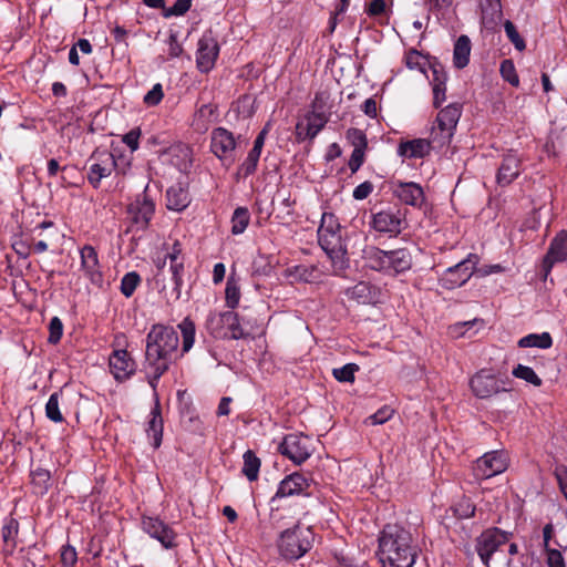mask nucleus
Segmentation results:
<instances>
[{"instance_id":"nucleus-57","label":"nucleus","mask_w":567,"mask_h":567,"mask_svg":"<svg viewBox=\"0 0 567 567\" xmlns=\"http://www.w3.org/2000/svg\"><path fill=\"white\" fill-rule=\"evenodd\" d=\"M365 157V150H353L348 162L351 173H355L362 166Z\"/></svg>"},{"instance_id":"nucleus-36","label":"nucleus","mask_w":567,"mask_h":567,"mask_svg":"<svg viewBox=\"0 0 567 567\" xmlns=\"http://www.w3.org/2000/svg\"><path fill=\"white\" fill-rule=\"evenodd\" d=\"M244 465L241 468L243 474L248 478V481L252 482L258 478L259 470H260V460L256 456V454L248 450L243 455Z\"/></svg>"},{"instance_id":"nucleus-44","label":"nucleus","mask_w":567,"mask_h":567,"mask_svg":"<svg viewBox=\"0 0 567 567\" xmlns=\"http://www.w3.org/2000/svg\"><path fill=\"white\" fill-rule=\"evenodd\" d=\"M225 295L227 306L231 309L236 308L240 300V289L238 282L234 278H228Z\"/></svg>"},{"instance_id":"nucleus-20","label":"nucleus","mask_w":567,"mask_h":567,"mask_svg":"<svg viewBox=\"0 0 567 567\" xmlns=\"http://www.w3.org/2000/svg\"><path fill=\"white\" fill-rule=\"evenodd\" d=\"M328 117L323 113L310 112L296 125L298 141L313 140L326 126Z\"/></svg>"},{"instance_id":"nucleus-54","label":"nucleus","mask_w":567,"mask_h":567,"mask_svg":"<svg viewBox=\"0 0 567 567\" xmlns=\"http://www.w3.org/2000/svg\"><path fill=\"white\" fill-rule=\"evenodd\" d=\"M393 413L394 411L390 406H382L367 419V423L371 425L383 424L393 416Z\"/></svg>"},{"instance_id":"nucleus-30","label":"nucleus","mask_w":567,"mask_h":567,"mask_svg":"<svg viewBox=\"0 0 567 567\" xmlns=\"http://www.w3.org/2000/svg\"><path fill=\"white\" fill-rule=\"evenodd\" d=\"M147 437L154 449L161 446L163 437V419L159 411V403L156 402L155 406L150 413V420L146 427Z\"/></svg>"},{"instance_id":"nucleus-9","label":"nucleus","mask_w":567,"mask_h":567,"mask_svg":"<svg viewBox=\"0 0 567 567\" xmlns=\"http://www.w3.org/2000/svg\"><path fill=\"white\" fill-rule=\"evenodd\" d=\"M509 458L504 451H492L476 460L474 475L478 480H487L507 470Z\"/></svg>"},{"instance_id":"nucleus-15","label":"nucleus","mask_w":567,"mask_h":567,"mask_svg":"<svg viewBox=\"0 0 567 567\" xmlns=\"http://www.w3.org/2000/svg\"><path fill=\"white\" fill-rule=\"evenodd\" d=\"M142 528L150 537L159 542L164 548L169 549L176 546L175 532L157 517H143Z\"/></svg>"},{"instance_id":"nucleus-14","label":"nucleus","mask_w":567,"mask_h":567,"mask_svg":"<svg viewBox=\"0 0 567 567\" xmlns=\"http://www.w3.org/2000/svg\"><path fill=\"white\" fill-rule=\"evenodd\" d=\"M405 219L400 210H381L372 216L371 227L378 233L398 235L402 231Z\"/></svg>"},{"instance_id":"nucleus-62","label":"nucleus","mask_w":567,"mask_h":567,"mask_svg":"<svg viewBox=\"0 0 567 567\" xmlns=\"http://www.w3.org/2000/svg\"><path fill=\"white\" fill-rule=\"evenodd\" d=\"M385 1L384 0H372L369 4L367 13L369 16H380L385 11Z\"/></svg>"},{"instance_id":"nucleus-63","label":"nucleus","mask_w":567,"mask_h":567,"mask_svg":"<svg viewBox=\"0 0 567 567\" xmlns=\"http://www.w3.org/2000/svg\"><path fill=\"white\" fill-rule=\"evenodd\" d=\"M362 111L370 117L377 116V102L373 99H367L362 105Z\"/></svg>"},{"instance_id":"nucleus-6","label":"nucleus","mask_w":567,"mask_h":567,"mask_svg":"<svg viewBox=\"0 0 567 567\" xmlns=\"http://www.w3.org/2000/svg\"><path fill=\"white\" fill-rule=\"evenodd\" d=\"M473 395L485 400L502 392H507V382L499 378L492 369H481L471 377L468 382Z\"/></svg>"},{"instance_id":"nucleus-24","label":"nucleus","mask_w":567,"mask_h":567,"mask_svg":"<svg viewBox=\"0 0 567 567\" xmlns=\"http://www.w3.org/2000/svg\"><path fill=\"white\" fill-rule=\"evenodd\" d=\"M81 267L85 276L93 284H100L102 281V271L99 261V256L94 247L86 245L80 250Z\"/></svg>"},{"instance_id":"nucleus-5","label":"nucleus","mask_w":567,"mask_h":567,"mask_svg":"<svg viewBox=\"0 0 567 567\" xmlns=\"http://www.w3.org/2000/svg\"><path fill=\"white\" fill-rule=\"evenodd\" d=\"M313 533L310 527L296 525L281 533L278 548L287 559L302 557L312 546Z\"/></svg>"},{"instance_id":"nucleus-64","label":"nucleus","mask_w":567,"mask_h":567,"mask_svg":"<svg viewBox=\"0 0 567 567\" xmlns=\"http://www.w3.org/2000/svg\"><path fill=\"white\" fill-rule=\"evenodd\" d=\"M226 274L225 265L221 262H218L214 266L213 270V280L215 284H219L224 280Z\"/></svg>"},{"instance_id":"nucleus-38","label":"nucleus","mask_w":567,"mask_h":567,"mask_svg":"<svg viewBox=\"0 0 567 567\" xmlns=\"http://www.w3.org/2000/svg\"><path fill=\"white\" fill-rule=\"evenodd\" d=\"M250 221V214L246 207H237L231 216V234L240 235L248 227Z\"/></svg>"},{"instance_id":"nucleus-26","label":"nucleus","mask_w":567,"mask_h":567,"mask_svg":"<svg viewBox=\"0 0 567 567\" xmlns=\"http://www.w3.org/2000/svg\"><path fill=\"white\" fill-rule=\"evenodd\" d=\"M411 267L412 257L409 250L401 248L388 251V262L384 274L396 276L410 270Z\"/></svg>"},{"instance_id":"nucleus-58","label":"nucleus","mask_w":567,"mask_h":567,"mask_svg":"<svg viewBox=\"0 0 567 567\" xmlns=\"http://www.w3.org/2000/svg\"><path fill=\"white\" fill-rule=\"evenodd\" d=\"M167 52L169 58H178L183 53V47L178 42V38L176 33H171L167 40Z\"/></svg>"},{"instance_id":"nucleus-29","label":"nucleus","mask_w":567,"mask_h":567,"mask_svg":"<svg viewBox=\"0 0 567 567\" xmlns=\"http://www.w3.org/2000/svg\"><path fill=\"white\" fill-rule=\"evenodd\" d=\"M166 207L174 212L184 210L190 203L188 190L182 184L171 186L166 192Z\"/></svg>"},{"instance_id":"nucleus-45","label":"nucleus","mask_w":567,"mask_h":567,"mask_svg":"<svg viewBox=\"0 0 567 567\" xmlns=\"http://www.w3.org/2000/svg\"><path fill=\"white\" fill-rule=\"evenodd\" d=\"M404 63L410 70H417L423 72L426 60L417 50L411 49L405 53Z\"/></svg>"},{"instance_id":"nucleus-27","label":"nucleus","mask_w":567,"mask_h":567,"mask_svg":"<svg viewBox=\"0 0 567 567\" xmlns=\"http://www.w3.org/2000/svg\"><path fill=\"white\" fill-rule=\"evenodd\" d=\"M431 142L425 138H414L401 142L398 146V155L404 158H423L431 152Z\"/></svg>"},{"instance_id":"nucleus-22","label":"nucleus","mask_w":567,"mask_h":567,"mask_svg":"<svg viewBox=\"0 0 567 567\" xmlns=\"http://www.w3.org/2000/svg\"><path fill=\"white\" fill-rule=\"evenodd\" d=\"M522 173V159L515 152L504 155L498 168L496 181L498 185L507 186L513 183Z\"/></svg>"},{"instance_id":"nucleus-43","label":"nucleus","mask_w":567,"mask_h":567,"mask_svg":"<svg viewBox=\"0 0 567 567\" xmlns=\"http://www.w3.org/2000/svg\"><path fill=\"white\" fill-rule=\"evenodd\" d=\"M260 155H261L260 152L250 150L246 159L239 166L238 174L243 175L244 177H247V176L254 174L257 169V165H258Z\"/></svg>"},{"instance_id":"nucleus-2","label":"nucleus","mask_w":567,"mask_h":567,"mask_svg":"<svg viewBox=\"0 0 567 567\" xmlns=\"http://www.w3.org/2000/svg\"><path fill=\"white\" fill-rule=\"evenodd\" d=\"M377 557L382 567H413L417 557V546L408 529L388 524L378 537Z\"/></svg>"},{"instance_id":"nucleus-18","label":"nucleus","mask_w":567,"mask_h":567,"mask_svg":"<svg viewBox=\"0 0 567 567\" xmlns=\"http://www.w3.org/2000/svg\"><path fill=\"white\" fill-rule=\"evenodd\" d=\"M110 371L116 381L130 379L136 369L135 361L126 350H115L110 357Z\"/></svg>"},{"instance_id":"nucleus-10","label":"nucleus","mask_w":567,"mask_h":567,"mask_svg":"<svg viewBox=\"0 0 567 567\" xmlns=\"http://www.w3.org/2000/svg\"><path fill=\"white\" fill-rule=\"evenodd\" d=\"M279 450L295 464H301L310 457L313 449L310 437L293 433L285 436Z\"/></svg>"},{"instance_id":"nucleus-23","label":"nucleus","mask_w":567,"mask_h":567,"mask_svg":"<svg viewBox=\"0 0 567 567\" xmlns=\"http://www.w3.org/2000/svg\"><path fill=\"white\" fill-rule=\"evenodd\" d=\"M462 114L461 105L453 103L441 110L437 114V125L443 140L450 141Z\"/></svg>"},{"instance_id":"nucleus-25","label":"nucleus","mask_w":567,"mask_h":567,"mask_svg":"<svg viewBox=\"0 0 567 567\" xmlns=\"http://www.w3.org/2000/svg\"><path fill=\"white\" fill-rule=\"evenodd\" d=\"M308 487L309 481L302 474L292 473L280 482L272 499L300 495L305 493Z\"/></svg>"},{"instance_id":"nucleus-32","label":"nucleus","mask_w":567,"mask_h":567,"mask_svg":"<svg viewBox=\"0 0 567 567\" xmlns=\"http://www.w3.org/2000/svg\"><path fill=\"white\" fill-rule=\"evenodd\" d=\"M3 550L7 555H12L17 548V538L19 534V522L14 517H8L2 526Z\"/></svg>"},{"instance_id":"nucleus-1","label":"nucleus","mask_w":567,"mask_h":567,"mask_svg":"<svg viewBox=\"0 0 567 567\" xmlns=\"http://www.w3.org/2000/svg\"><path fill=\"white\" fill-rule=\"evenodd\" d=\"M179 338L173 327L154 324L146 337V370L148 383L155 389L159 378L168 370L177 352Z\"/></svg>"},{"instance_id":"nucleus-37","label":"nucleus","mask_w":567,"mask_h":567,"mask_svg":"<svg viewBox=\"0 0 567 567\" xmlns=\"http://www.w3.org/2000/svg\"><path fill=\"white\" fill-rule=\"evenodd\" d=\"M61 399L62 391H55L50 395L45 404V416L54 423H62L64 421V417L60 411Z\"/></svg>"},{"instance_id":"nucleus-52","label":"nucleus","mask_w":567,"mask_h":567,"mask_svg":"<svg viewBox=\"0 0 567 567\" xmlns=\"http://www.w3.org/2000/svg\"><path fill=\"white\" fill-rule=\"evenodd\" d=\"M63 334V323L60 318L53 317L49 323V338L48 341L51 344H56Z\"/></svg>"},{"instance_id":"nucleus-21","label":"nucleus","mask_w":567,"mask_h":567,"mask_svg":"<svg viewBox=\"0 0 567 567\" xmlns=\"http://www.w3.org/2000/svg\"><path fill=\"white\" fill-rule=\"evenodd\" d=\"M567 259V231H560L551 240L549 249L543 260V270L545 277L549 275L553 266L556 262H561Z\"/></svg>"},{"instance_id":"nucleus-8","label":"nucleus","mask_w":567,"mask_h":567,"mask_svg":"<svg viewBox=\"0 0 567 567\" xmlns=\"http://www.w3.org/2000/svg\"><path fill=\"white\" fill-rule=\"evenodd\" d=\"M478 264L477 255L470 254L467 258L447 268L440 278L443 288L452 290L466 284L473 276Z\"/></svg>"},{"instance_id":"nucleus-34","label":"nucleus","mask_w":567,"mask_h":567,"mask_svg":"<svg viewBox=\"0 0 567 567\" xmlns=\"http://www.w3.org/2000/svg\"><path fill=\"white\" fill-rule=\"evenodd\" d=\"M519 348L549 349L553 346V338L549 332L530 333L518 340Z\"/></svg>"},{"instance_id":"nucleus-3","label":"nucleus","mask_w":567,"mask_h":567,"mask_svg":"<svg viewBox=\"0 0 567 567\" xmlns=\"http://www.w3.org/2000/svg\"><path fill=\"white\" fill-rule=\"evenodd\" d=\"M318 243L333 262L343 261L346 246L340 233V224L332 213H323L318 228Z\"/></svg>"},{"instance_id":"nucleus-13","label":"nucleus","mask_w":567,"mask_h":567,"mask_svg":"<svg viewBox=\"0 0 567 567\" xmlns=\"http://www.w3.org/2000/svg\"><path fill=\"white\" fill-rule=\"evenodd\" d=\"M219 54V45L212 34H204L198 41L196 64L200 72L208 73L215 66Z\"/></svg>"},{"instance_id":"nucleus-55","label":"nucleus","mask_w":567,"mask_h":567,"mask_svg":"<svg viewBox=\"0 0 567 567\" xmlns=\"http://www.w3.org/2000/svg\"><path fill=\"white\" fill-rule=\"evenodd\" d=\"M192 6V0H176L173 7L165 9L164 17H179L185 14Z\"/></svg>"},{"instance_id":"nucleus-33","label":"nucleus","mask_w":567,"mask_h":567,"mask_svg":"<svg viewBox=\"0 0 567 567\" xmlns=\"http://www.w3.org/2000/svg\"><path fill=\"white\" fill-rule=\"evenodd\" d=\"M363 254L364 259L371 269L385 272L388 251L372 246L364 249Z\"/></svg>"},{"instance_id":"nucleus-40","label":"nucleus","mask_w":567,"mask_h":567,"mask_svg":"<svg viewBox=\"0 0 567 567\" xmlns=\"http://www.w3.org/2000/svg\"><path fill=\"white\" fill-rule=\"evenodd\" d=\"M512 374L517 378L526 381L527 383H530L535 386L542 385V379L536 374V372L527 365L524 364H517L513 371Z\"/></svg>"},{"instance_id":"nucleus-50","label":"nucleus","mask_w":567,"mask_h":567,"mask_svg":"<svg viewBox=\"0 0 567 567\" xmlns=\"http://www.w3.org/2000/svg\"><path fill=\"white\" fill-rule=\"evenodd\" d=\"M453 512L458 518H470L475 513V506L468 498H462L453 506Z\"/></svg>"},{"instance_id":"nucleus-28","label":"nucleus","mask_w":567,"mask_h":567,"mask_svg":"<svg viewBox=\"0 0 567 567\" xmlns=\"http://www.w3.org/2000/svg\"><path fill=\"white\" fill-rule=\"evenodd\" d=\"M347 296L349 299H352L358 303H375L379 299V290L369 282L361 281L349 288L347 290Z\"/></svg>"},{"instance_id":"nucleus-51","label":"nucleus","mask_w":567,"mask_h":567,"mask_svg":"<svg viewBox=\"0 0 567 567\" xmlns=\"http://www.w3.org/2000/svg\"><path fill=\"white\" fill-rule=\"evenodd\" d=\"M183 270H184V265L182 261L171 262V271H172L173 281L175 284L174 292H175L176 299H178L181 297V289L183 286V278H182Z\"/></svg>"},{"instance_id":"nucleus-35","label":"nucleus","mask_w":567,"mask_h":567,"mask_svg":"<svg viewBox=\"0 0 567 567\" xmlns=\"http://www.w3.org/2000/svg\"><path fill=\"white\" fill-rule=\"evenodd\" d=\"M446 79V74L443 71L433 68L432 86L433 104L435 107H439L445 101Z\"/></svg>"},{"instance_id":"nucleus-19","label":"nucleus","mask_w":567,"mask_h":567,"mask_svg":"<svg viewBox=\"0 0 567 567\" xmlns=\"http://www.w3.org/2000/svg\"><path fill=\"white\" fill-rule=\"evenodd\" d=\"M393 194L405 205L421 208L425 202L422 186L414 182H398L393 186Z\"/></svg>"},{"instance_id":"nucleus-47","label":"nucleus","mask_w":567,"mask_h":567,"mask_svg":"<svg viewBox=\"0 0 567 567\" xmlns=\"http://www.w3.org/2000/svg\"><path fill=\"white\" fill-rule=\"evenodd\" d=\"M359 370V367L355 363H348L341 368H336L332 371L333 377L339 382H353L354 373Z\"/></svg>"},{"instance_id":"nucleus-42","label":"nucleus","mask_w":567,"mask_h":567,"mask_svg":"<svg viewBox=\"0 0 567 567\" xmlns=\"http://www.w3.org/2000/svg\"><path fill=\"white\" fill-rule=\"evenodd\" d=\"M141 284V277L137 272L131 271L123 276L121 280V292L126 297L130 298L134 291L136 290L137 286Z\"/></svg>"},{"instance_id":"nucleus-31","label":"nucleus","mask_w":567,"mask_h":567,"mask_svg":"<svg viewBox=\"0 0 567 567\" xmlns=\"http://www.w3.org/2000/svg\"><path fill=\"white\" fill-rule=\"evenodd\" d=\"M472 44L467 35H461L454 43L453 49V65L462 70L470 63Z\"/></svg>"},{"instance_id":"nucleus-61","label":"nucleus","mask_w":567,"mask_h":567,"mask_svg":"<svg viewBox=\"0 0 567 567\" xmlns=\"http://www.w3.org/2000/svg\"><path fill=\"white\" fill-rule=\"evenodd\" d=\"M547 553V566L548 567H565V560L561 553L555 548H548Z\"/></svg>"},{"instance_id":"nucleus-49","label":"nucleus","mask_w":567,"mask_h":567,"mask_svg":"<svg viewBox=\"0 0 567 567\" xmlns=\"http://www.w3.org/2000/svg\"><path fill=\"white\" fill-rule=\"evenodd\" d=\"M499 71H501L502 78L505 81H507L513 86H518L519 79H518V75L516 73V69H515L514 62L512 60H504L501 63Z\"/></svg>"},{"instance_id":"nucleus-41","label":"nucleus","mask_w":567,"mask_h":567,"mask_svg":"<svg viewBox=\"0 0 567 567\" xmlns=\"http://www.w3.org/2000/svg\"><path fill=\"white\" fill-rule=\"evenodd\" d=\"M32 484L35 493L44 494L50 486V473L47 470L38 468L31 473Z\"/></svg>"},{"instance_id":"nucleus-16","label":"nucleus","mask_w":567,"mask_h":567,"mask_svg":"<svg viewBox=\"0 0 567 567\" xmlns=\"http://www.w3.org/2000/svg\"><path fill=\"white\" fill-rule=\"evenodd\" d=\"M163 162L181 173H188L193 165V151L183 143L169 146L162 155Z\"/></svg>"},{"instance_id":"nucleus-12","label":"nucleus","mask_w":567,"mask_h":567,"mask_svg":"<svg viewBox=\"0 0 567 567\" xmlns=\"http://www.w3.org/2000/svg\"><path fill=\"white\" fill-rule=\"evenodd\" d=\"M236 148V140L231 132L224 127L213 130L210 135L212 152L227 166L234 163V152Z\"/></svg>"},{"instance_id":"nucleus-4","label":"nucleus","mask_w":567,"mask_h":567,"mask_svg":"<svg viewBox=\"0 0 567 567\" xmlns=\"http://www.w3.org/2000/svg\"><path fill=\"white\" fill-rule=\"evenodd\" d=\"M506 545V533L498 528H489L483 532L476 539V551L486 567L491 563L508 565V558L504 555Z\"/></svg>"},{"instance_id":"nucleus-59","label":"nucleus","mask_w":567,"mask_h":567,"mask_svg":"<svg viewBox=\"0 0 567 567\" xmlns=\"http://www.w3.org/2000/svg\"><path fill=\"white\" fill-rule=\"evenodd\" d=\"M373 192V185L371 182H363L353 189V198L357 200H363L370 196Z\"/></svg>"},{"instance_id":"nucleus-56","label":"nucleus","mask_w":567,"mask_h":567,"mask_svg":"<svg viewBox=\"0 0 567 567\" xmlns=\"http://www.w3.org/2000/svg\"><path fill=\"white\" fill-rule=\"evenodd\" d=\"M141 130L138 127L131 130L124 134L122 142L132 151L135 152L140 147Z\"/></svg>"},{"instance_id":"nucleus-11","label":"nucleus","mask_w":567,"mask_h":567,"mask_svg":"<svg viewBox=\"0 0 567 567\" xmlns=\"http://www.w3.org/2000/svg\"><path fill=\"white\" fill-rule=\"evenodd\" d=\"M91 165L87 173V181L97 188L101 181L112 174L116 167L114 155L106 150H96L91 155Z\"/></svg>"},{"instance_id":"nucleus-46","label":"nucleus","mask_w":567,"mask_h":567,"mask_svg":"<svg viewBox=\"0 0 567 567\" xmlns=\"http://www.w3.org/2000/svg\"><path fill=\"white\" fill-rule=\"evenodd\" d=\"M347 140L353 146V150H367L368 140L363 131L359 128H349L346 134Z\"/></svg>"},{"instance_id":"nucleus-60","label":"nucleus","mask_w":567,"mask_h":567,"mask_svg":"<svg viewBox=\"0 0 567 567\" xmlns=\"http://www.w3.org/2000/svg\"><path fill=\"white\" fill-rule=\"evenodd\" d=\"M78 559V554L74 547L66 545L61 550V561L64 566H73Z\"/></svg>"},{"instance_id":"nucleus-53","label":"nucleus","mask_w":567,"mask_h":567,"mask_svg":"<svg viewBox=\"0 0 567 567\" xmlns=\"http://www.w3.org/2000/svg\"><path fill=\"white\" fill-rule=\"evenodd\" d=\"M164 97L163 86L161 83H156L153 87L144 95L143 102L147 106L158 105Z\"/></svg>"},{"instance_id":"nucleus-17","label":"nucleus","mask_w":567,"mask_h":567,"mask_svg":"<svg viewBox=\"0 0 567 567\" xmlns=\"http://www.w3.org/2000/svg\"><path fill=\"white\" fill-rule=\"evenodd\" d=\"M155 213V204L145 193L138 195L135 200L128 206V214L134 224L141 229H145Z\"/></svg>"},{"instance_id":"nucleus-48","label":"nucleus","mask_w":567,"mask_h":567,"mask_svg":"<svg viewBox=\"0 0 567 567\" xmlns=\"http://www.w3.org/2000/svg\"><path fill=\"white\" fill-rule=\"evenodd\" d=\"M504 30H505V33H506L508 40L514 44V47L518 51H524L526 48V43H525L524 39L520 37V34L518 33L514 23L509 20H506L504 22Z\"/></svg>"},{"instance_id":"nucleus-7","label":"nucleus","mask_w":567,"mask_h":567,"mask_svg":"<svg viewBox=\"0 0 567 567\" xmlns=\"http://www.w3.org/2000/svg\"><path fill=\"white\" fill-rule=\"evenodd\" d=\"M207 329L216 338L238 340L248 336L240 324L238 315L233 311L210 313L207 319Z\"/></svg>"},{"instance_id":"nucleus-39","label":"nucleus","mask_w":567,"mask_h":567,"mask_svg":"<svg viewBox=\"0 0 567 567\" xmlns=\"http://www.w3.org/2000/svg\"><path fill=\"white\" fill-rule=\"evenodd\" d=\"M178 328L182 332L183 337V353L188 352L195 342V324L189 318H185L179 324Z\"/></svg>"}]
</instances>
